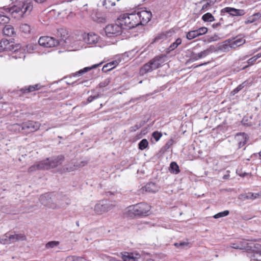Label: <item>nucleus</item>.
I'll return each instance as SVG.
<instances>
[{"label":"nucleus","mask_w":261,"mask_h":261,"mask_svg":"<svg viewBox=\"0 0 261 261\" xmlns=\"http://www.w3.org/2000/svg\"><path fill=\"white\" fill-rule=\"evenodd\" d=\"M33 8V3L31 1H20L11 7L0 9V23H8L9 20L8 14L15 19H20L30 14Z\"/></svg>","instance_id":"f257e3e1"},{"label":"nucleus","mask_w":261,"mask_h":261,"mask_svg":"<svg viewBox=\"0 0 261 261\" xmlns=\"http://www.w3.org/2000/svg\"><path fill=\"white\" fill-rule=\"evenodd\" d=\"M70 41L71 38L66 37L64 35L63 37H61L60 39H56L55 38L49 36L41 37L38 40V43L40 46L44 47H53L57 45L65 46H70Z\"/></svg>","instance_id":"f03ea898"},{"label":"nucleus","mask_w":261,"mask_h":261,"mask_svg":"<svg viewBox=\"0 0 261 261\" xmlns=\"http://www.w3.org/2000/svg\"><path fill=\"white\" fill-rule=\"evenodd\" d=\"M98 37L95 34H84L79 36L76 40L70 42V46L75 50H78L83 48L84 46V42L88 44H94L98 41Z\"/></svg>","instance_id":"7ed1b4c3"},{"label":"nucleus","mask_w":261,"mask_h":261,"mask_svg":"<svg viewBox=\"0 0 261 261\" xmlns=\"http://www.w3.org/2000/svg\"><path fill=\"white\" fill-rule=\"evenodd\" d=\"M38 122L29 120L21 124L15 123L11 125V129L16 132L30 133L37 131L40 127Z\"/></svg>","instance_id":"20e7f679"},{"label":"nucleus","mask_w":261,"mask_h":261,"mask_svg":"<svg viewBox=\"0 0 261 261\" xmlns=\"http://www.w3.org/2000/svg\"><path fill=\"white\" fill-rule=\"evenodd\" d=\"M164 62V57H156L144 65L141 68L140 73L141 75H144L148 72H151L161 67Z\"/></svg>","instance_id":"39448f33"},{"label":"nucleus","mask_w":261,"mask_h":261,"mask_svg":"<svg viewBox=\"0 0 261 261\" xmlns=\"http://www.w3.org/2000/svg\"><path fill=\"white\" fill-rule=\"evenodd\" d=\"M128 212L136 216H147L149 215L150 206L146 203H139L128 207Z\"/></svg>","instance_id":"423d86ee"},{"label":"nucleus","mask_w":261,"mask_h":261,"mask_svg":"<svg viewBox=\"0 0 261 261\" xmlns=\"http://www.w3.org/2000/svg\"><path fill=\"white\" fill-rule=\"evenodd\" d=\"M115 205V201L108 199L102 200L96 204L94 207V211L96 214L101 215L112 210Z\"/></svg>","instance_id":"0eeeda50"},{"label":"nucleus","mask_w":261,"mask_h":261,"mask_svg":"<svg viewBox=\"0 0 261 261\" xmlns=\"http://www.w3.org/2000/svg\"><path fill=\"white\" fill-rule=\"evenodd\" d=\"M20 46L18 44H15L12 40L3 39L0 42V52L3 51H18Z\"/></svg>","instance_id":"6e6552de"},{"label":"nucleus","mask_w":261,"mask_h":261,"mask_svg":"<svg viewBox=\"0 0 261 261\" xmlns=\"http://www.w3.org/2000/svg\"><path fill=\"white\" fill-rule=\"evenodd\" d=\"M64 160V157L62 155L57 156H54L51 158H47L43 160L46 170L54 168L61 165Z\"/></svg>","instance_id":"1a4fd4ad"},{"label":"nucleus","mask_w":261,"mask_h":261,"mask_svg":"<svg viewBox=\"0 0 261 261\" xmlns=\"http://www.w3.org/2000/svg\"><path fill=\"white\" fill-rule=\"evenodd\" d=\"M105 31L106 36L111 37L121 34L122 28L118 24H111L106 27Z\"/></svg>","instance_id":"9d476101"},{"label":"nucleus","mask_w":261,"mask_h":261,"mask_svg":"<svg viewBox=\"0 0 261 261\" xmlns=\"http://www.w3.org/2000/svg\"><path fill=\"white\" fill-rule=\"evenodd\" d=\"M136 13L138 15V19L139 21H140V25L147 24L152 17L151 12L146 10H137Z\"/></svg>","instance_id":"9b49d317"},{"label":"nucleus","mask_w":261,"mask_h":261,"mask_svg":"<svg viewBox=\"0 0 261 261\" xmlns=\"http://www.w3.org/2000/svg\"><path fill=\"white\" fill-rule=\"evenodd\" d=\"M39 201L44 206L51 208H57L56 204L53 203V200L50 196V194L46 193L42 195L39 198Z\"/></svg>","instance_id":"f8f14e48"},{"label":"nucleus","mask_w":261,"mask_h":261,"mask_svg":"<svg viewBox=\"0 0 261 261\" xmlns=\"http://www.w3.org/2000/svg\"><path fill=\"white\" fill-rule=\"evenodd\" d=\"M222 13H228L232 16H243L245 12L243 9H237L231 7H225L221 11Z\"/></svg>","instance_id":"ddd939ff"},{"label":"nucleus","mask_w":261,"mask_h":261,"mask_svg":"<svg viewBox=\"0 0 261 261\" xmlns=\"http://www.w3.org/2000/svg\"><path fill=\"white\" fill-rule=\"evenodd\" d=\"M26 239L27 238L23 234H14L8 236V239H6L7 241L6 242H3V239H2L1 240V243L4 244H10L19 241H24L26 240Z\"/></svg>","instance_id":"4468645a"},{"label":"nucleus","mask_w":261,"mask_h":261,"mask_svg":"<svg viewBox=\"0 0 261 261\" xmlns=\"http://www.w3.org/2000/svg\"><path fill=\"white\" fill-rule=\"evenodd\" d=\"M127 16L128 14L125 13L120 15L118 19V22L119 23L122 29H131L130 21H129Z\"/></svg>","instance_id":"2eb2a0df"},{"label":"nucleus","mask_w":261,"mask_h":261,"mask_svg":"<svg viewBox=\"0 0 261 261\" xmlns=\"http://www.w3.org/2000/svg\"><path fill=\"white\" fill-rule=\"evenodd\" d=\"M159 190V187L155 183L150 182L147 184L144 187L141 189L142 193L144 192L148 193H155Z\"/></svg>","instance_id":"dca6fc26"},{"label":"nucleus","mask_w":261,"mask_h":261,"mask_svg":"<svg viewBox=\"0 0 261 261\" xmlns=\"http://www.w3.org/2000/svg\"><path fill=\"white\" fill-rule=\"evenodd\" d=\"M42 87L43 86L41 85L40 84H37L34 85L25 86L21 88L20 91L23 94H26L40 90Z\"/></svg>","instance_id":"f3484780"},{"label":"nucleus","mask_w":261,"mask_h":261,"mask_svg":"<svg viewBox=\"0 0 261 261\" xmlns=\"http://www.w3.org/2000/svg\"><path fill=\"white\" fill-rule=\"evenodd\" d=\"M128 14V18L130 21V26L131 29L135 28L136 27L140 25V21L138 19V15L136 13V11L132 13H127Z\"/></svg>","instance_id":"a211bd4d"},{"label":"nucleus","mask_w":261,"mask_h":261,"mask_svg":"<svg viewBox=\"0 0 261 261\" xmlns=\"http://www.w3.org/2000/svg\"><path fill=\"white\" fill-rule=\"evenodd\" d=\"M44 161L39 162L31 166L28 169V172L32 173L39 170H46Z\"/></svg>","instance_id":"6ab92c4d"},{"label":"nucleus","mask_w":261,"mask_h":261,"mask_svg":"<svg viewBox=\"0 0 261 261\" xmlns=\"http://www.w3.org/2000/svg\"><path fill=\"white\" fill-rule=\"evenodd\" d=\"M92 18L94 21L97 22H105L106 17L105 14L98 11H94L92 14Z\"/></svg>","instance_id":"aec40b11"},{"label":"nucleus","mask_w":261,"mask_h":261,"mask_svg":"<svg viewBox=\"0 0 261 261\" xmlns=\"http://www.w3.org/2000/svg\"><path fill=\"white\" fill-rule=\"evenodd\" d=\"M236 138L239 141V148H241L244 146L248 139L247 135L244 133L238 134Z\"/></svg>","instance_id":"412c9836"},{"label":"nucleus","mask_w":261,"mask_h":261,"mask_svg":"<svg viewBox=\"0 0 261 261\" xmlns=\"http://www.w3.org/2000/svg\"><path fill=\"white\" fill-rule=\"evenodd\" d=\"M101 64H102V63H100L99 64L93 65L91 67H85L83 69H81L79 71H78L74 73H72V75L73 76H80L83 75V74L86 73L87 72L90 71V70L97 68L99 65H100Z\"/></svg>","instance_id":"4be33fe9"},{"label":"nucleus","mask_w":261,"mask_h":261,"mask_svg":"<svg viewBox=\"0 0 261 261\" xmlns=\"http://www.w3.org/2000/svg\"><path fill=\"white\" fill-rule=\"evenodd\" d=\"M259 193H248L246 194H241L239 196V198L242 200H245L247 199L254 200L259 197Z\"/></svg>","instance_id":"5701e85b"},{"label":"nucleus","mask_w":261,"mask_h":261,"mask_svg":"<svg viewBox=\"0 0 261 261\" xmlns=\"http://www.w3.org/2000/svg\"><path fill=\"white\" fill-rule=\"evenodd\" d=\"M120 61V60L117 59L106 64L102 68V71L104 72H107L112 70L115 67H116Z\"/></svg>","instance_id":"b1692460"},{"label":"nucleus","mask_w":261,"mask_h":261,"mask_svg":"<svg viewBox=\"0 0 261 261\" xmlns=\"http://www.w3.org/2000/svg\"><path fill=\"white\" fill-rule=\"evenodd\" d=\"M230 43V39H229L226 40L220 45L219 47L220 49L223 52H227L229 51L230 49H232Z\"/></svg>","instance_id":"393cba45"},{"label":"nucleus","mask_w":261,"mask_h":261,"mask_svg":"<svg viewBox=\"0 0 261 261\" xmlns=\"http://www.w3.org/2000/svg\"><path fill=\"white\" fill-rule=\"evenodd\" d=\"M3 34L5 36H12L14 34V29L12 25H6L3 30Z\"/></svg>","instance_id":"a878e982"},{"label":"nucleus","mask_w":261,"mask_h":261,"mask_svg":"<svg viewBox=\"0 0 261 261\" xmlns=\"http://www.w3.org/2000/svg\"><path fill=\"white\" fill-rule=\"evenodd\" d=\"M261 17V13H256L250 16L247 20L245 21V24H249L254 22Z\"/></svg>","instance_id":"bb28decb"},{"label":"nucleus","mask_w":261,"mask_h":261,"mask_svg":"<svg viewBox=\"0 0 261 261\" xmlns=\"http://www.w3.org/2000/svg\"><path fill=\"white\" fill-rule=\"evenodd\" d=\"M123 261H138L137 257L133 253L125 252L122 256Z\"/></svg>","instance_id":"cd10ccee"},{"label":"nucleus","mask_w":261,"mask_h":261,"mask_svg":"<svg viewBox=\"0 0 261 261\" xmlns=\"http://www.w3.org/2000/svg\"><path fill=\"white\" fill-rule=\"evenodd\" d=\"M169 170L171 173L177 174L180 172L179 166L175 162H172L170 163Z\"/></svg>","instance_id":"c85d7f7f"},{"label":"nucleus","mask_w":261,"mask_h":261,"mask_svg":"<svg viewBox=\"0 0 261 261\" xmlns=\"http://www.w3.org/2000/svg\"><path fill=\"white\" fill-rule=\"evenodd\" d=\"M102 6L106 9H110L111 7L116 6V3L110 0H100Z\"/></svg>","instance_id":"c756f323"},{"label":"nucleus","mask_w":261,"mask_h":261,"mask_svg":"<svg viewBox=\"0 0 261 261\" xmlns=\"http://www.w3.org/2000/svg\"><path fill=\"white\" fill-rule=\"evenodd\" d=\"M19 30L25 34H29L31 31V27L29 24L22 23L19 26Z\"/></svg>","instance_id":"7c9ffc66"},{"label":"nucleus","mask_w":261,"mask_h":261,"mask_svg":"<svg viewBox=\"0 0 261 261\" xmlns=\"http://www.w3.org/2000/svg\"><path fill=\"white\" fill-rule=\"evenodd\" d=\"M202 19L204 22H213L215 21L214 16L210 13H206L202 16Z\"/></svg>","instance_id":"2f4dec72"},{"label":"nucleus","mask_w":261,"mask_h":261,"mask_svg":"<svg viewBox=\"0 0 261 261\" xmlns=\"http://www.w3.org/2000/svg\"><path fill=\"white\" fill-rule=\"evenodd\" d=\"M255 247L259 250L254 252L253 257L256 260L261 261V245L258 244Z\"/></svg>","instance_id":"473e14b6"},{"label":"nucleus","mask_w":261,"mask_h":261,"mask_svg":"<svg viewBox=\"0 0 261 261\" xmlns=\"http://www.w3.org/2000/svg\"><path fill=\"white\" fill-rule=\"evenodd\" d=\"M247 83V82L245 81L241 84L239 85L236 88L234 89L231 92V94L232 95H234L235 94L238 93L240 91H241L243 88H244L246 86Z\"/></svg>","instance_id":"72a5a7b5"},{"label":"nucleus","mask_w":261,"mask_h":261,"mask_svg":"<svg viewBox=\"0 0 261 261\" xmlns=\"http://www.w3.org/2000/svg\"><path fill=\"white\" fill-rule=\"evenodd\" d=\"M213 51L214 48L212 47H210L207 48L206 49L200 52L199 53L200 54L201 57L202 58H204L208 55H210V54L212 53Z\"/></svg>","instance_id":"f704fd0d"},{"label":"nucleus","mask_w":261,"mask_h":261,"mask_svg":"<svg viewBox=\"0 0 261 261\" xmlns=\"http://www.w3.org/2000/svg\"><path fill=\"white\" fill-rule=\"evenodd\" d=\"M198 36H199L196 30L189 32L186 36L188 40H192Z\"/></svg>","instance_id":"c9c22d12"},{"label":"nucleus","mask_w":261,"mask_h":261,"mask_svg":"<svg viewBox=\"0 0 261 261\" xmlns=\"http://www.w3.org/2000/svg\"><path fill=\"white\" fill-rule=\"evenodd\" d=\"M65 261H86V259L79 256H69L66 258Z\"/></svg>","instance_id":"e433bc0d"},{"label":"nucleus","mask_w":261,"mask_h":261,"mask_svg":"<svg viewBox=\"0 0 261 261\" xmlns=\"http://www.w3.org/2000/svg\"><path fill=\"white\" fill-rule=\"evenodd\" d=\"M200 59H202V58L201 57V56H200V54L199 53H197V54L195 53L194 52L191 53L190 56V60L191 62H194V61L198 60Z\"/></svg>","instance_id":"4c0bfd02"},{"label":"nucleus","mask_w":261,"mask_h":261,"mask_svg":"<svg viewBox=\"0 0 261 261\" xmlns=\"http://www.w3.org/2000/svg\"><path fill=\"white\" fill-rule=\"evenodd\" d=\"M181 43V40L180 38H177L176 41L172 43L169 47V50H173Z\"/></svg>","instance_id":"58836bf2"},{"label":"nucleus","mask_w":261,"mask_h":261,"mask_svg":"<svg viewBox=\"0 0 261 261\" xmlns=\"http://www.w3.org/2000/svg\"><path fill=\"white\" fill-rule=\"evenodd\" d=\"M148 145V142L145 139H142L139 143V148L140 150L145 149Z\"/></svg>","instance_id":"ea45409f"},{"label":"nucleus","mask_w":261,"mask_h":261,"mask_svg":"<svg viewBox=\"0 0 261 261\" xmlns=\"http://www.w3.org/2000/svg\"><path fill=\"white\" fill-rule=\"evenodd\" d=\"M59 244V242L58 241H50L46 243L45 245V247L47 249L49 248H53L56 246H57Z\"/></svg>","instance_id":"a19ab883"},{"label":"nucleus","mask_w":261,"mask_h":261,"mask_svg":"<svg viewBox=\"0 0 261 261\" xmlns=\"http://www.w3.org/2000/svg\"><path fill=\"white\" fill-rule=\"evenodd\" d=\"M229 214V212L228 210H225L223 212H220L214 216V218L215 219H218L219 218L227 216Z\"/></svg>","instance_id":"79ce46f5"},{"label":"nucleus","mask_w":261,"mask_h":261,"mask_svg":"<svg viewBox=\"0 0 261 261\" xmlns=\"http://www.w3.org/2000/svg\"><path fill=\"white\" fill-rule=\"evenodd\" d=\"M189 244V243L188 242H180L174 243V245L178 248H182L188 246Z\"/></svg>","instance_id":"37998d69"},{"label":"nucleus","mask_w":261,"mask_h":261,"mask_svg":"<svg viewBox=\"0 0 261 261\" xmlns=\"http://www.w3.org/2000/svg\"><path fill=\"white\" fill-rule=\"evenodd\" d=\"M233 38L234 39V40L237 43V45H238V47L245 43V40L242 37H237L236 38Z\"/></svg>","instance_id":"c03bdc74"},{"label":"nucleus","mask_w":261,"mask_h":261,"mask_svg":"<svg viewBox=\"0 0 261 261\" xmlns=\"http://www.w3.org/2000/svg\"><path fill=\"white\" fill-rule=\"evenodd\" d=\"M233 38L234 39V40L237 43V45H238V47L245 43V40L242 37H237L236 38Z\"/></svg>","instance_id":"a18cd8bd"},{"label":"nucleus","mask_w":261,"mask_h":261,"mask_svg":"<svg viewBox=\"0 0 261 261\" xmlns=\"http://www.w3.org/2000/svg\"><path fill=\"white\" fill-rule=\"evenodd\" d=\"M198 36L205 34L207 32V29L206 27H201L196 30Z\"/></svg>","instance_id":"49530a36"},{"label":"nucleus","mask_w":261,"mask_h":261,"mask_svg":"<svg viewBox=\"0 0 261 261\" xmlns=\"http://www.w3.org/2000/svg\"><path fill=\"white\" fill-rule=\"evenodd\" d=\"M211 6V2H207L205 4H204L200 10L201 13H203L210 9Z\"/></svg>","instance_id":"de8ad7c7"},{"label":"nucleus","mask_w":261,"mask_h":261,"mask_svg":"<svg viewBox=\"0 0 261 261\" xmlns=\"http://www.w3.org/2000/svg\"><path fill=\"white\" fill-rule=\"evenodd\" d=\"M162 136V134L161 133H160L158 131L154 132L152 134V137L156 141H159Z\"/></svg>","instance_id":"09e8293b"},{"label":"nucleus","mask_w":261,"mask_h":261,"mask_svg":"<svg viewBox=\"0 0 261 261\" xmlns=\"http://www.w3.org/2000/svg\"><path fill=\"white\" fill-rule=\"evenodd\" d=\"M109 83L110 80L107 79L104 80L103 82H101L99 85L100 87H105L108 85Z\"/></svg>","instance_id":"8fccbe9b"},{"label":"nucleus","mask_w":261,"mask_h":261,"mask_svg":"<svg viewBox=\"0 0 261 261\" xmlns=\"http://www.w3.org/2000/svg\"><path fill=\"white\" fill-rule=\"evenodd\" d=\"M242 122L245 125H247V126H251L252 125V123L251 122H248V118L247 117H244L242 119Z\"/></svg>","instance_id":"3c124183"},{"label":"nucleus","mask_w":261,"mask_h":261,"mask_svg":"<svg viewBox=\"0 0 261 261\" xmlns=\"http://www.w3.org/2000/svg\"><path fill=\"white\" fill-rule=\"evenodd\" d=\"M141 127L140 124H136L130 128V132H135Z\"/></svg>","instance_id":"603ef678"},{"label":"nucleus","mask_w":261,"mask_h":261,"mask_svg":"<svg viewBox=\"0 0 261 261\" xmlns=\"http://www.w3.org/2000/svg\"><path fill=\"white\" fill-rule=\"evenodd\" d=\"M99 97V94H97V95H95L94 96H90L88 98V101L89 102H92V101H93L94 99L98 98Z\"/></svg>","instance_id":"864d4df0"},{"label":"nucleus","mask_w":261,"mask_h":261,"mask_svg":"<svg viewBox=\"0 0 261 261\" xmlns=\"http://www.w3.org/2000/svg\"><path fill=\"white\" fill-rule=\"evenodd\" d=\"M257 60L255 59L254 57H253L249 59L247 62L249 65H253L256 61Z\"/></svg>","instance_id":"5fc2aeb1"},{"label":"nucleus","mask_w":261,"mask_h":261,"mask_svg":"<svg viewBox=\"0 0 261 261\" xmlns=\"http://www.w3.org/2000/svg\"><path fill=\"white\" fill-rule=\"evenodd\" d=\"M230 40H231V48H235L236 47H238V46L237 45V43H236V42L234 40V38H232V39H230Z\"/></svg>","instance_id":"6e6d98bb"},{"label":"nucleus","mask_w":261,"mask_h":261,"mask_svg":"<svg viewBox=\"0 0 261 261\" xmlns=\"http://www.w3.org/2000/svg\"><path fill=\"white\" fill-rule=\"evenodd\" d=\"M35 2L38 4H42L45 2L47 0H34Z\"/></svg>","instance_id":"4d7b16f0"},{"label":"nucleus","mask_w":261,"mask_h":261,"mask_svg":"<svg viewBox=\"0 0 261 261\" xmlns=\"http://www.w3.org/2000/svg\"><path fill=\"white\" fill-rule=\"evenodd\" d=\"M221 25V23L220 22H218V23H214L213 24V27L214 28H218V27H219L220 25Z\"/></svg>","instance_id":"13d9d810"},{"label":"nucleus","mask_w":261,"mask_h":261,"mask_svg":"<svg viewBox=\"0 0 261 261\" xmlns=\"http://www.w3.org/2000/svg\"><path fill=\"white\" fill-rule=\"evenodd\" d=\"M232 248L234 249H240L241 248L238 245L235 244H233L232 246H231Z\"/></svg>","instance_id":"bf43d9fd"},{"label":"nucleus","mask_w":261,"mask_h":261,"mask_svg":"<svg viewBox=\"0 0 261 261\" xmlns=\"http://www.w3.org/2000/svg\"><path fill=\"white\" fill-rule=\"evenodd\" d=\"M202 2H211V5L212 4H214V3H215V1H213V0H203Z\"/></svg>","instance_id":"052dcab7"},{"label":"nucleus","mask_w":261,"mask_h":261,"mask_svg":"<svg viewBox=\"0 0 261 261\" xmlns=\"http://www.w3.org/2000/svg\"><path fill=\"white\" fill-rule=\"evenodd\" d=\"M255 59L257 60L258 59V58H260L261 57V53H259L258 54H257L256 55L254 56Z\"/></svg>","instance_id":"680f3d73"},{"label":"nucleus","mask_w":261,"mask_h":261,"mask_svg":"<svg viewBox=\"0 0 261 261\" xmlns=\"http://www.w3.org/2000/svg\"><path fill=\"white\" fill-rule=\"evenodd\" d=\"M229 174L224 175L223 176V179H227V178L229 177Z\"/></svg>","instance_id":"e2e57ef3"},{"label":"nucleus","mask_w":261,"mask_h":261,"mask_svg":"<svg viewBox=\"0 0 261 261\" xmlns=\"http://www.w3.org/2000/svg\"><path fill=\"white\" fill-rule=\"evenodd\" d=\"M58 33H60V34L62 35V33H65V31H64V30H61V31H59V32H58Z\"/></svg>","instance_id":"0e129e2a"},{"label":"nucleus","mask_w":261,"mask_h":261,"mask_svg":"<svg viewBox=\"0 0 261 261\" xmlns=\"http://www.w3.org/2000/svg\"><path fill=\"white\" fill-rule=\"evenodd\" d=\"M158 39V38H157V37H156V38H155L154 39V42H155Z\"/></svg>","instance_id":"69168bd1"},{"label":"nucleus","mask_w":261,"mask_h":261,"mask_svg":"<svg viewBox=\"0 0 261 261\" xmlns=\"http://www.w3.org/2000/svg\"><path fill=\"white\" fill-rule=\"evenodd\" d=\"M205 64H206V63L201 64L199 65V66H201V65H205Z\"/></svg>","instance_id":"338daca9"},{"label":"nucleus","mask_w":261,"mask_h":261,"mask_svg":"<svg viewBox=\"0 0 261 261\" xmlns=\"http://www.w3.org/2000/svg\"><path fill=\"white\" fill-rule=\"evenodd\" d=\"M259 155L261 156V151L259 152Z\"/></svg>","instance_id":"774afa93"}]
</instances>
